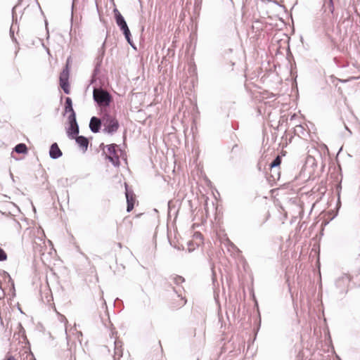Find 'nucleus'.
Segmentation results:
<instances>
[{"mask_svg": "<svg viewBox=\"0 0 360 360\" xmlns=\"http://www.w3.org/2000/svg\"><path fill=\"white\" fill-rule=\"evenodd\" d=\"M103 120L102 118H98L96 116L91 117L89 122V129L91 132L96 134L98 133L101 129Z\"/></svg>", "mask_w": 360, "mask_h": 360, "instance_id": "nucleus-8", "label": "nucleus"}, {"mask_svg": "<svg viewBox=\"0 0 360 360\" xmlns=\"http://www.w3.org/2000/svg\"><path fill=\"white\" fill-rule=\"evenodd\" d=\"M10 36L13 41L17 42V39L14 36V25H12L10 28Z\"/></svg>", "mask_w": 360, "mask_h": 360, "instance_id": "nucleus-24", "label": "nucleus"}, {"mask_svg": "<svg viewBox=\"0 0 360 360\" xmlns=\"http://www.w3.org/2000/svg\"><path fill=\"white\" fill-rule=\"evenodd\" d=\"M329 4H330V13H333L334 12V6H333V0H329Z\"/></svg>", "mask_w": 360, "mask_h": 360, "instance_id": "nucleus-27", "label": "nucleus"}, {"mask_svg": "<svg viewBox=\"0 0 360 360\" xmlns=\"http://www.w3.org/2000/svg\"><path fill=\"white\" fill-rule=\"evenodd\" d=\"M105 53V40L103 42L101 46L98 49L97 56L95 60L100 62H103V57Z\"/></svg>", "mask_w": 360, "mask_h": 360, "instance_id": "nucleus-16", "label": "nucleus"}, {"mask_svg": "<svg viewBox=\"0 0 360 360\" xmlns=\"http://www.w3.org/2000/svg\"><path fill=\"white\" fill-rule=\"evenodd\" d=\"M345 128L347 130H348L351 133V131L348 129V127L347 126H345Z\"/></svg>", "mask_w": 360, "mask_h": 360, "instance_id": "nucleus-36", "label": "nucleus"}, {"mask_svg": "<svg viewBox=\"0 0 360 360\" xmlns=\"http://www.w3.org/2000/svg\"><path fill=\"white\" fill-rule=\"evenodd\" d=\"M234 64H235V63H234L233 62H232V61H231V65L233 66V65H234Z\"/></svg>", "mask_w": 360, "mask_h": 360, "instance_id": "nucleus-39", "label": "nucleus"}, {"mask_svg": "<svg viewBox=\"0 0 360 360\" xmlns=\"http://www.w3.org/2000/svg\"><path fill=\"white\" fill-rule=\"evenodd\" d=\"M294 133L295 135H297L298 136H301L302 135L304 136L305 134V129L301 124L297 125L295 127Z\"/></svg>", "mask_w": 360, "mask_h": 360, "instance_id": "nucleus-19", "label": "nucleus"}, {"mask_svg": "<svg viewBox=\"0 0 360 360\" xmlns=\"http://www.w3.org/2000/svg\"><path fill=\"white\" fill-rule=\"evenodd\" d=\"M252 28L253 29L256 28L258 30V21L257 20L255 22V24L252 25Z\"/></svg>", "mask_w": 360, "mask_h": 360, "instance_id": "nucleus-29", "label": "nucleus"}, {"mask_svg": "<svg viewBox=\"0 0 360 360\" xmlns=\"http://www.w3.org/2000/svg\"><path fill=\"white\" fill-rule=\"evenodd\" d=\"M45 24H46V26L47 27V25H48L47 20H45Z\"/></svg>", "mask_w": 360, "mask_h": 360, "instance_id": "nucleus-37", "label": "nucleus"}, {"mask_svg": "<svg viewBox=\"0 0 360 360\" xmlns=\"http://www.w3.org/2000/svg\"><path fill=\"white\" fill-rule=\"evenodd\" d=\"M229 243H230V245H231V247H233V248H236V247L235 246V245H234L233 243H231V241H229Z\"/></svg>", "mask_w": 360, "mask_h": 360, "instance_id": "nucleus-32", "label": "nucleus"}, {"mask_svg": "<svg viewBox=\"0 0 360 360\" xmlns=\"http://www.w3.org/2000/svg\"><path fill=\"white\" fill-rule=\"evenodd\" d=\"M114 360H118L121 356H122V342L120 341L115 340L114 342Z\"/></svg>", "mask_w": 360, "mask_h": 360, "instance_id": "nucleus-14", "label": "nucleus"}, {"mask_svg": "<svg viewBox=\"0 0 360 360\" xmlns=\"http://www.w3.org/2000/svg\"><path fill=\"white\" fill-rule=\"evenodd\" d=\"M93 99L96 105L100 108V112L102 110H108L110 103L112 102V95L102 87H94Z\"/></svg>", "mask_w": 360, "mask_h": 360, "instance_id": "nucleus-1", "label": "nucleus"}, {"mask_svg": "<svg viewBox=\"0 0 360 360\" xmlns=\"http://www.w3.org/2000/svg\"><path fill=\"white\" fill-rule=\"evenodd\" d=\"M15 152L18 154H27L28 152L27 146L25 143H20L17 144L13 149V152ZM13 153H11L12 155Z\"/></svg>", "mask_w": 360, "mask_h": 360, "instance_id": "nucleus-15", "label": "nucleus"}, {"mask_svg": "<svg viewBox=\"0 0 360 360\" xmlns=\"http://www.w3.org/2000/svg\"><path fill=\"white\" fill-rule=\"evenodd\" d=\"M238 148V145L237 144H235L233 148H232V151H233L235 150V148Z\"/></svg>", "mask_w": 360, "mask_h": 360, "instance_id": "nucleus-34", "label": "nucleus"}, {"mask_svg": "<svg viewBox=\"0 0 360 360\" xmlns=\"http://www.w3.org/2000/svg\"><path fill=\"white\" fill-rule=\"evenodd\" d=\"M37 5H38L39 8H40L39 3H38V2L37 1Z\"/></svg>", "mask_w": 360, "mask_h": 360, "instance_id": "nucleus-38", "label": "nucleus"}, {"mask_svg": "<svg viewBox=\"0 0 360 360\" xmlns=\"http://www.w3.org/2000/svg\"><path fill=\"white\" fill-rule=\"evenodd\" d=\"M73 128H71L72 130L75 129V132L70 129V127H68L66 129L67 136L70 139H75L76 143L79 146V147L84 151L86 152L88 149L89 146V139L84 136L79 135V127L78 126V132L77 131L76 125H72Z\"/></svg>", "mask_w": 360, "mask_h": 360, "instance_id": "nucleus-3", "label": "nucleus"}, {"mask_svg": "<svg viewBox=\"0 0 360 360\" xmlns=\"http://www.w3.org/2000/svg\"><path fill=\"white\" fill-rule=\"evenodd\" d=\"M60 86L65 94H69L70 93L69 81L60 82Z\"/></svg>", "mask_w": 360, "mask_h": 360, "instance_id": "nucleus-18", "label": "nucleus"}, {"mask_svg": "<svg viewBox=\"0 0 360 360\" xmlns=\"http://www.w3.org/2000/svg\"><path fill=\"white\" fill-rule=\"evenodd\" d=\"M232 52V49H229L226 52H225V54H229V53H231Z\"/></svg>", "mask_w": 360, "mask_h": 360, "instance_id": "nucleus-31", "label": "nucleus"}, {"mask_svg": "<svg viewBox=\"0 0 360 360\" xmlns=\"http://www.w3.org/2000/svg\"><path fill=\"white\" fill-rule=\"evenodd\" d=\"M271 178H272L273 181L276 179H279L280 177V172L279 168H275L272 171H271Z\"/></svg>", "mask_w": 360, "mask_h": 360, "instance_id": "nucleus-21", "label": "nucleus"}, {"mask_svg": "<svg viewBox=\"0 0 360 360\" xmlns=\"http://www.w3.org/2000/svg\"><path fill=\"white\" fill-rule=\"evenodd\" d=\"M19 310L20 311V313H22V311L21 310L20 308H19Z\"/></svg>", "mask_w": 360, "mask_h": 360, "instance_id": "nucleus-40", "label": "nucleus"}, {"mask_svg": "<svg viewBox=\"0 0 360 360\" xmlns=\"http://www.w3.org/2000/svg\"><path fill=\"white\" fill-rule=\"evenodd\" d=\"M18 334L21 335L22 337L23 338V339L28 342L27 338L26 335H25V330L24 329L22 325L21 324V323H18Z\"/></svg>", "mask_w": 360, "mask_h": 360, "instance_id": "nucleus-22", "label": "nucleus"}, {"mask_svg": "<svg viewBox=\"0 0 360 360\" xmlns=\"http://www.w3.org/2000/svg\"><path fill=\"white\" fill-rule=\"evenodd\" d=\"M99 115L101 116L104 125L103 131L108 134H113L119 129L120 124L116 117L110 114L108 110H102Z\"/></svg>", "mask_w": 360, "mask_h": 360, "instance_id": "nucleus-2", "label": "nucleus"}, {"mask_svg": "<svg viewBox=\"0 0 360 360\" xmlns=\"http://www.w3.org/2000/svg\"><path fill=\"white\" fill-rule=\"evenodd\" d=\"M171 279L173 281L174 283L177 285L185 282L184 278L179 275L172 276Z\"/></svg>", "mask_w": 360, "mask_h": 360, "instance_id": "nucleus-20", "label": "nucleus"}, {"mask_svg": "<svg viewBox=\"0 0 360 360\" xmlns=\"http://www.w3.org/2000/svg\"><path fill=\"white\" fill-rule=\"evenodd\" d=\"M281 164V157L277 155L269 165L270 170L272 171L275 168H279Z\"/></svg>", "mask_w": 360, "mask_h": 360, "instance_id": "nucleus-17", "label": "nucleus"}, {"mask_svg": "<svg viewBox=\"0 0 360 360\" xmlns=\"http://www.w3.org/2000/svg\"><path fill=\"white\" fill-rule=\"evenodd\" d=\"M197 360H198V359H197Z\"/></svg>", "mask_w": 360, "mask_h": 360, "instance_id": "nucleus-42", "label": "nucleus"}, {"mask_svg": "<svg viewBox=\"0 0 360 360\" xmlns=\"http://www.w3.org/2000/svg\"><path fill=\"white\" fill-rule=\"evenodd\" d=\"M70 60V57H69L67 59L66 64H65L63 71L60 73V77H59L60 82L69 81L70 69V65H69Z\"/></svg>", "mask_w": 360, "mask_h": 360, "instance_id": "nucleus-11", "label": "nucleus"}, {"mask_svg": "<svg viewBox=\"0 0 360 360\" xmlns=\"http://www.w3.org/2000/svg\"><path fill=\"white\" fill-rule=\"evenodd\" d=\"M34 360H36L35 359H34Z\"/></svg>", "mask_w": 360, "mask_h": 360, "instance_id": "nucleus-41", "label": "nucleus"}, {"mask_svg": "<svg viewBox=\"0 0 360 360\" xmlns=\"http://www.w3.org/2000/svg\"><path fill=\"white\" fill-rule=\"evenodd\" d=\"M6 360H16V359L14 356H10Z\"/></svg>", "mask_w": 360, "mask_h": 360, "instance_id": "nucleus-30", "label": "nucleus"}, {"mask_svg": "<svg viewBox=\"0 0 360 360\" xmlns=\"http://www.w3.org/2000/svg\"><path fill=\"white\" fill-rule=\"evenodd\" d=\"M99 147L103 150V155H105V151L104 149L106 148V146H105L104 143H102L100 144Z\"/></svg>", "mask_w": 360, "mask_h": 360, "instance_id": "nucleus-28", "label": "nucleus"}, {"mask_svg": "<svg viewBox=\"0 0 360 360\" xmlns=\"http://www.w3.org/2000/svg\"><path fill=\"white\" fill-rule=\"evenodd\" d=\"M349 18H350V16L349 15L344 20V21L345 20H349Z\"/></svg>", "mask_w": 360, "mask_h": 360, "instance_id": "nucleus-35", "label": "nucleus"}, {"mask_svg": "<svg viewBox=\"0 0 360 360\" xmlns=\"http://www.w3.org/2000/svg\"><path fill=\"white\" fill-rule=\"evenodd\" d=\"M8 256L5 250L0 248V262H4L7 259Z\"/></svg>", "mask_w": 360, "mask_h": 360, "instance_id": "nucleus-23", "label": "nucleus"}, {"mask_svg": "<svg viewBox=\"0 0 360 360\" xmlns=\"http://www.w3.org/2000/svg\"><path fill=\"white\" fill-rule=\"evenodd\" d=\"M119 28L120 31L122 32L123 35L124 36V38L127 43L131 46V47L133 49L136 50V46L132 40L131 34L127 25V23L123 26H121Z\"/></svg>", "mask_w": 360, "mask_h": 360, "instance_id": "nucleus-9", "label": "nucleus"}, {"mask_svg": "<svg viewBox=\"0 0 360 360\" xmlns=\"http://www.w3.org/2000/svg\"><path fill=\"white\" fill-rule=\"evenodd\" d=\"M330 81H331V82H332L333 84H335V85H337V84H338L337 83H335V82H345V81H344V80H342V79H338L337 77H335V76H333V75H331V76L330 77Z\"/></svg>", "mask_w": 360, "mask_h": 360, "instance_id": "nucleus-25", "label": "nucleus"}, {"mask_svg": "<svg viewBox=\"0 0 360 360\" xmlns=\"http://www.w3.org/2000/svg\"><path fill=\"white\" fill-rule=\"evenodd\" d=\"M67 113H69L68 117V127H70V129L72 131L71 128H73L72 126L76 125L77 131L78 132V123L77 121L76 112L73 109L72 101L70 97H66L65 100L63 116H65ZM72 131L75 132V130H72Z\"/></svg>", "mask_w": 360, "mask_h": 360, "instance_id": "nucleus-4", "label": "nucleus"}, {"mask_svg": "<svg viewBox=\"0 0 360 360\" xmlns=\"http://www.w3.org/2000/svg\"><path fill=\"white\" fill-rule=\"evenodd\" d=\"M311 164V166L315 165V159L313 157L309 156L307 160V164Z\"/></svg>", "mask_w": 360, "mask_h": 360, "instance_id": "nucleus-26", "label": "nucleus"}, {"mask_svg": "<svg viewBox=\"0 0 360 360\" xmlns=\"http://www.w3.org/2000/svg\"><path fill=\"white\" fill-rule=\"evenodd\" d=\"M350 282V277L347 274H343L339 277L335 281V286L340 289V292L346 293L347 290V288Z\"/></svg>", "mask_w": 360, "mask_h": 360, "instance_id": "nucleus-6", "label": "nucleus"}, {"mask_svg": "<svg viewBox=\"0 0 360 360\" xmlns=\"http://www.w3.org/2000/svg\"><path fill=\"white\" fill-rule=\"evenodd\" d=\"M102 63L103 62H100L99 60H98V61L95 60L94 68V70H93V72H92V75L91 77V79H90L91 84H93L96 82L97 75L100 73Z\"/></svg>", "mask_w": 360, "mask_h": 360, "instance_id": "nucleus-13", "label": "nucleus"}, {"mask_svg": "<svg viewBox=\"0 0 360 360\" xmlns=\"http://www.w3.org/2000/svg\"><path fill=\"white\" fill-rule=\"evenodd\" d=\"M117 147L118 146L116 143L106 145L108 154L105 153V158L108 160L115 167H119L120 165V157L117 152Z\"/></svg>", "mask_w": 360, "mask_h": 360, "instance_id": "nucleus-5", "label": "nucleus"}, {"mask_svg": "<svg viewBox=\"0 0 360 360\" xmlns=\"http://www.w3.org/2000/svg\"><path fill=\"white\" fill-rule=\"evenodd\" d=\"M63 155L61 150L57 143H53L49 149V156L53 160H56Z\"/></svg>", "mask_w": 360, "mask_h": 360, "instance_id": "nucleus-10", "label": "nucleus"}, {"mask_svg": "<svg viewBox=\"0 0 360 360\" xmlns=\"http://www.w3.org/2000/svg\"><path fill=\"white\" fill-rule=\"evenodd\" d=\"M4 273L5 274H6V276L9 278V279H10V280H11V276H10L9 274H8L6 271H4Z\"/></svg>", "mask_w": 360, "mask_h": 360, "instance_id": "nucleus-33", "label": "nucleus"}, {"mask_svg": "<svg viewBox=\"0 0 360 360\" xmlns=\"http://www.w3.org/2000/svg\"><path fill=\"white\" fill-rule=\"evenodd\" d=\"M125 197L127 199V212H130L134 207L136 199L132 190H129L127 184L125 183Z\"/></svg>", "mask_w": 360, "mask_h": 360, "instance_id": "nucleus-7", "label": "nucleus"}, {"mask_svg": "<svg viewBox=\"0 0 360 360\" xmlns=\"http://www.w3.org/2000/svg\"><path fill=\"white\" fill-rule=\"evenodd\" d=\"M113 14H114V18L115 20V22L118 27H120L121 26H123L127 24V22L123 17V15L121 14V13L118 11L117 8H115L113 9Z\"/></svg>", "mask_w": 360, "mask_h": 360, "instance_id": "nucleus-12", "label": "nucleus"}]
</instances>
